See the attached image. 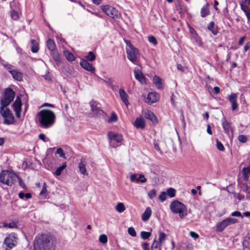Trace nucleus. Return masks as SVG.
<instances>
[{
    "label": "nucleus",
    "instance_id": "nucleus-1",
    "mask_svg": "<svg viewBox=\"0 0 250 250\" xmlns=\"http://www.w3.org/2000/svg\"><path fill=\"white\" fill-rule=\"evenodd\" d=\"M55 248L54 240L48 234H39L34 239V250H55Z\"/></svg>",
    "mask_w": 250,
    "mask_h": 250
},
{
    "label": "nucleus",
    "instance_id": "nucleus-2",
    "mask_svg": "<svg viewBox=\"0 0 250 250\" xmlns=\"http://www.w3.org/2000/svg\"><path fill=\"white\" fill-rule=\"evenodd\" d=\"M40 126L44 128L52 126L55 123L56 115L50 109H42L38 113Z\"/></svg>",
    "mask_w": 250,
    "mask_h": 250
},
{
    "label": "nucleus",
    "instance_id": "nucleus-3",
    "mask_svg": "<svg viewBox=\"0 0 250 250\" xmlns=\"http://www.w3.org/2000/svg\"><path fill=\"white\" fill-rule=\"evenodd\" d=\"M17 180H19L21 183V179L13 171L5 170L2 171L0 173V182L4 185L12 186L15 184ZM20 185H21V184Z\"/></svg>",
    "mask_w": 250,
    "mask_h": 250
},
{
    "label": "nucleus",
    "instance_id": "nucleus-4",
    "mask_svg": "<svg viewBox=\"0 0 250 250\" xmlns=\"http://www.w3.org/2000/svg\"><path fill=\"white\" fill-rule=\"evenodd\" d=\"M169 208L172 213L178 214L181 219L184 218L188 215L187 207L178 200L172 201L170 204Z\"/></svg>",
    "mask_w": 250,
    "mask_h": 250
},
{
    "label": "nucleus",
    "instance_id": "nucleus-5",
    "mask_svg": "<svg viewBox=\"0 0 250 250\" xmlns=\"http://www.w3.org/2000/svg\"><path fill=\"white\" fill-rule=\"evenodd\" d=\"M126 44V52L128 59L135 64H138V58L139 56V51L137 48L134 47L129 41L125 40Z\"/></svg>",
    "mask_w": 250,
    "mask_h": 250
},
{
    "label": "nucleus",
    "instance_id": "nucleus-6",
    "mask_svg": "<svg viewBox=\"0 0 250 250\" xmlns=\"http://www.w3.org/2000/svg\"><path fill=\"white\" fill-rule=\"evenodd\" d=\"M109 144L110 146L116 147L121 145L123 140V136L113 131H110L107 134Z\"/></svg>",
    "mask_w": 250,
    "mask_h": 250
},
{
    "label": "nucleus",
    "instance_id": "nucleus-7",
    "mask_svg": "<svg viewBox=\"0 0 250 250\" xmlns=\"http://www.w3.org/2000/svg\"><path fill=\"white\" fill-rule=\"evenodd\" d=\"M15 96V93L12 89H7L5 91L4 97L0 101L1 107L6 108L14 100Z\"/></svg>",
    "mask_w": 250,
    "mask_h": 250
},
{
    "label": "nucleus",
    "instance_id": "nucleus-8",
    "mask_svg": "<svg viewBox=\"0 0 250 250\" xmlns=\"http://www.w3.org/2000/svg\"><path fill=\"white\" fill-rule=\"evenodd\" d=\"M237 222L238 220L237 219L231 217L226 218L216 224V230L219 232H221L228 226L232 224H235Z\"/></svg>",
    "mask_w": 250,
    "mask_h": 250
},
{
    "label": "nucleus",
    "instance_id": "nucleus-9",
    "mask_svg": "<svg viewBox=\"0 0 250 250\" xmlns=\"http://www.w3.org/2000/svg\"><path fill=\"white\" fill-rule=\"evenodd\" d=\"M0 113L4 118V124L10 125L14 123V117L10 109L7 108L0 107Z\"/></svg>",
    "mask_w": 250,
    "mask_h": 250
},
{
    "label": "nucleus",
    "instance_id": "nucleus-10",
    "mask_svg": "<svg viewBox=\"0 0 250 250\" xmlns=\"http://www.w3.org/2000/svg\"><path fill=\"white\" fill-rule=\"evenodd\" d=\"M103 11L109 17L113 19L119 18L121 16L120 12L114 7L110 5H103L101 7Z\"/></svg>",
    "mask_w": 250,
    "mask_h": 250
},
{
    "label": "nucleus",
    "instance_id": "nucleus-11",
    "mask_svg": "<svg viewBox=\"0 0 250 250\" xmlns=\"http://www.w3.org/2000/svg\"><path fill=\"white\" fill-rule=\"evenodd\" d=\"M18 238L14 233H11L7 236L4 241V244L7 247L5 250H10L15 247L17 243Z\"/></svg>",
    "mask_w": 250,
    "mask_h": 250
},
{
    "label": "nucleus",
    "instance_id": "nucleus-12",
    "mask_svg": "<svg viewBox=\"0 0 250 250\" xmlns=\"http://www.w3.org/2000/svg\"><path fill=\"white\" fill-rule=\"evenodd\" d=\"M11 10L10 15L11 19L14 21H17L20 18V13L16 9L19 7V3L17 0H13L10 4Z\"/></svg>",
    "mask_w": 250,
    "mask_h": 250
},
{
    "label": "nucleus",
    "instance_id": "nucleus-13",
    "mask_svg": "<svg viewBox=\"0 0 250 250\" xmlns=\"http://www.w3.org/2000/svg\"><path fill=\"white\" fill-rule=\"evenodd\" d=\"M160 96L156 92H149L145 100V102L148 104H152L157 102L159 100Z\"/></svg>",
    "mask_w": 250,
    "mask_h": 250
},
{
    "label": "nucleus",
    "instance_id": "nucleus-14",
    "mask_svg": "<svg viewBox=\"0 0 250 250\" xmlns=\"http://www.w3.org/2000/svg\"><path fill=\"white\" fill-rule=\"evenodd\" d=\"M167 240V235L162 231H160L159 233V236L158 240H154L152 244L155 243L157 244L159 248L164 245L166 241Z\"/></svg>",
    "mask_w": 250,
    "mask_h": 250
},
{
    "label": "nucleus",
    "instance_id": "nucleus-15",
    "mask_svg": "<svg viewBox=\"0 0 250 250\" xmlns=\"http://www.w3.org/2000/svg\"><path fill=\"white\" fill-rule=\"evenodd\" d=\"M130 180L132 182H135L137 183H144L146 182V179L143 174H132L130 176Z\"/></svg>",
    "mask_w": 250,
    "mask_h": 250
},
{
    "label": "nucleus",
    "instance_id": "nucleus-16",
    "mask_svg": "<svg viewBox=\"0 0 250 250\" xmlns=\"http://www.w3.org/2000/svg\"><path fill=\"white\" fill-rule=\"evenodd\" d=\"M22 105L21 101V99L18 97L16 98V101L13 104V106L15 111L16 116L17 118H20L21 117V107Z\"/></svg>",
    "mask_w": 250,
    "mask_h": 250
},
{
    "label": "nucleus",
    "instance_id": "nucleus-17",
    "mask_svg": "<svg viewBox=\"0 0 250 250\" xmlns=\"http://www.w3.org/2000/svg\"><path fill=\"white\" fill-rule=\"evenodd\" d=\"M91 111L95 116H99L103 113L102 110L100 109L99 104L95 101H91L89 103Z\"/></svg>",
    "mask_w": 250,
    "mask_h": 250
},
{
    "label": "nucleus",
    "instance_id": "nucleus-18",
    "mask_svg": "<svg viewBox=\"0 0 250 250\" xmlns=\"http://www.w3.org/2000/svg\"><path fill=\"white\" fill-rule=\"evenodd\" d=\"M135 78L142 84H146V79L142 71L138 68H135L134 70Z\"/></svg>",
    "mask_w": 250,
    "mask_h": 250
},
{
    "label": "nucleus",
    "instance_id": "nucleus-19",
    "mask_svg": "<svg viewBox=\"0 0 250 250\" xmlns=\"http://www.w3.org/2000/svg\"><path fill=\"white\" fill-rule=\"evenodd\" d=\"M80 63L81 66L84 69L91 73H94L95 68L92 66V65L91 63L88 62L87 61L84 59H82L80 61Z\"/></svg>",
    "mask_w": 250,
    "mask_h": 250
},
{
    "label": "nucleus",
    "instance_id": "nucleus-20",
    "mask_svg": "<svg viewBox=\"0 0 250 250\" xmlns=\"http://www.w3.org/2000/svg\"><path fill=\"white\" fill-rule=\"evenodd\" d=\"M152 80L154 84L158 89L161 90L164 89V81L163 79L160 78L159 76L155 75Z\"/></svg>",
    "mask_w": 250,
    "mask_h": 250
},
{
    "label": "nucleus",
    "instance_id": "nucleus-21",
    "mask_svg": "<svg viewBox=\"0 0 250 250\" xmlns=\"http://www.w3.org/2000/svg\"><path fill=\"white\" fill-rule=\"evenodd\" d=\"M119 95L122 101L125 104L127 107L129 103L128 102V96L126 92L123 89H120L119 90Z\"/></svg>",
    "mask_w": 250,
    "mask_h": 250
},
{
    "label": "nucleus",
    "instance_id": "nucleus-22",
    "mask_svg": "<svg viewBox=\"0 0 250 250\" xmlns=\"http://www.w3.org/2000/svg\"><path fill=\"white\" fill-rule=\"evenodd\" d=\"M10 73L12 75L13 78L15 80L18 81H21L22 80V74L18 69H14V70H10Z\"/></svg>",
    "mask_w": 250,
    "mask_h": 250
},
{
    "label": "nucleus",
    "instance_id": "nucleus-23",
    "mask_svg": "<svg viewBox=\"0 0 250 250\" xmlns=\"http://www.w3.org/2000/svg\"><path fill=\"white\" fill-rule=\"evenodd\" d=\"M145 121L142 117L137 118L134 123V125L137 128L143 129L145 127Z\"/></svg>",
    "mask_w": 250,
    "mask_h": 250
},
{
    "label": "nucleus",
    "instance_id": "nucleus-24",
    "mask_svg": "<svg viewBox=\"0 0 250 250\" xmlns=\"http://www.w3.org/2000/svg\"><path fill=\"white\" fill-rule=\"evenodd\" d=\"M144 116L150 120L151 122L155 123L157 121L156 117L152 112L149 110H145L144 111Z\"/></svg>",
    "mask_w": 250,
    "mask_h": 250
},
{
    "label": "nucleus",
    "instance_id": "nucleus-25",
    "mask_svg": "<svg viewBox=\"0 0 250 250\" xmlns=\"http://www.w3.org/2000/svg\"><path fill=\"white\" fill-rule=\"evenodd\" d=\"M241 8L247 18L248 23L250 25V8L244 4H241Z\"/></svg>",
    "mask_w": 250,
    "mask_h": 250
},
{
    "label": "nucleus",
    "instance_id": "nucleus-26",
    "mask_svg": "<svg viewBox=\"0 0 250 250\" xmlns=\"http://www.w3.org/2000/svg\"><path fill=\"white\" fill-rule=\"evenodd\" d=\"M237 96L235 94H232L229 97V101L232 105V109L235 110L237 108L236 103Z\"/></svg>",
    "mask_w": 250,
    "mask_h": 250
},
{
    "label": "nucleus",
    "instance_id": "nucleus-27",
    "mask_svg": "<svg viewBox=\"0 0 250 250\" xmlns=\"http://www.w3.org/2000/svg\"><path fill=\"white\" fill-rule=\"evenodd\" d=\"M151 214V210L150 208L147 207L145 212L142 215V219L144 221L148 220Z\"/></svg>",
    "mask_w": 250,
    "mask_h": 250
},
{
    "label": "nucleus",
    "instance_id": "nucleus-28",
    "mask_svg": "<svg viewBox=\"0 0 250 250\" xmlns=\"http://www.w3.org/2000/svg\"><path fill=\"white\" fill-rule=\"evenodd\" d=\"M101 79L105 84L110 87L112 89H114L113 81L111 78L107 76H104V78H101Z\"/></svg>",
    "mask_w": 250,
    "mask_h": 250
},
{
    "label": "nucleus",
    "instance_id": "nucleus-29",
    "mask_svg": "<svg viewBox=\"0 0 250 250\" xmlns=\"http://www.w3.org/2000/svg\"><path fill=\"white\" fill-rule=\"evenodd\" d=\"M79 169L80 173L83 175H87L88 173L85 167V163L82 160L79 164Z\"/></svg>",
    "mask_w": 250,
    "mask_h": 250
},
{
    "label": "nucleus",
    "instance_id": "nucleus-30",
    "mask_svg": "<svg viewBox=\"0 0 250 250\" xmlns=\"http://www.w3.org/2000/svg\"><path fill=\"white\" fill-rule=\"evenodd\" d=\"M67 165L66 163H63L62 165L58 167L55 172H53L54 175L58 176H60L62 171L66 167Z\"/></svg>",
    "mask_w": 250,
    "mask_h": 250
},
{
    "label": "nucleus",
    "instance_id": "nucleus-31",
    "mask_svg": "<svg viewBox=\"0 0 250 250\" xmlns=\"http://www.w3.org/2000/svg\"><path fill=\"white\" fill-rule=\"evenodd\" d=\"M40 195L44 199L48 198V194L47 190V185L45 183L43 184L42 190L40 193Z\"/></svg>",
    "mask_w": 250,
    "mask_h": 250
},
{
    "label": "nucleus",
    "instance_id": "nucleus-32",
    "mask_svg": "<svg viewBox=\"0 0 250 250\" xmlns=\"http://www.w3.org/2000/svg\"><path fill=\"white\" fill-rule=\"evenodd\" d=\"M242 172L244 179L247 180L250 175V165L248 167L243 168Z\"/></svg>",
    "mask_w": 250,
    "mask_h": 250
},
{
    "label": "nucleus",
    "instance_id": "nucleus-33",
    "mask_svg": "<svg viewBox=\"0 0 250 250\" xmlns=\"http://www.w3.org/2000/svg\"><path fill=\"white\" fill-rule=\"evenodd\" d=\"M209 4L207 3L206 5L203 6L201 10V15L202 17H205L209 13Z\"/></svg>",
    "mask_w": 250,
    "mask_h": 250
},
{
    "label": "nucleus",
    "instance_id": "nucleus-34",
    "mask_svg": "<svg viewBox=\"0 0 250 250\" xmlns=\"http://www.w3.org/2000/svg\"><path fill=\"white\" fill-rule=\"evenodd\" d=\"M46 45L47 48L51 52L55 50L56 45L53 40L48 39L46 42Z\"/></svg>",
    "mask_w": 250,
    "mask_h": 250
},
{
    "label": "nucleus",
    "instance_id": "nucleus-35",
    "mask_svg": "<svg viewBox=\"0 0 250 250\" xmlns=\"http://www.w3.org/2000/svg\"><path fill=\"white\" fill-rule=\"evenodd\" d=\"M63 54L69 61L72 62L75 59V57L73 54L67 50L63 51Z\"/></svg>",
    "mask_w": 250,
    "mask_h": 250
},
{
    "label": "nucleus",
    "instance_id": "nucleus-36",
    "mask_svg": "<svg viewBox=\"0 0 250 250\" xmlns=\"http://www.w3.org/2000/svg\"><path fill=\"white\" fill-rule=\"evenodd\" d=\"M115 209L117 212L122 213L125 210V207L123 203H119L115 207Z\"/></svg>",
    "mask_w": 250,
    "mask_h": 250
},
{
    "label": "nucleus",
    "instance_id": "nucleus-37",
    "mask_svg": "<svg viewBox=\"0 0 250 250\" xmlns=\"http://www.w3.org/2000/svg\"><path fill=\"white\" fill-rule=\"evenodd\" d=\"M31 50L34 53H36L39 50L38 43L34 40L31 41Z\"/></svg>",
    "mask_w": 250,
    "mask_h": 250
},
{
    "label": "nucleus",
    "instance_id": "nucleus-38",
    "mask_svg": "<svg viewBox=\"0 0 250 250\" xmlns=\"http://www.w3.org/2000/svg\"><path fill=\"white\" fill-rule=\"evenodd\" d=\"M52 57L53 60L57 62L61 61L60 55L59 53L56 50L52 52Z\"/></svg>",
    "mask_w": 250,
    "mask_h": 250
},
{
    "label": "nucleus",
    "instance_id": "nucleus-39",
    "mask_svg": "<svg viewBox=\"0 0 250 250\" xmlns=\"http://www.w3.org/2000/svg\"><path fill=\"white\" fill-rule=\"evenodd\" d=\"M222 125L225 132L227 133H228L230 130L229 124L228 122H227L226 121V120H224V121L222 123Z\"/></svg>",
    "mask_w": 250,
    "mask_h": 250
},
{
    "label": "nucleus",
    "instance_id": "nucleus-40",
    "mask_svg": "<svg viewBox=\"0 0 250 250\" xmlns=\"http://www.w3.org/2000/svg\"><path fill=\"white\" fill-rule=\"evenodd\" d=\"M208 28L214 35L217 34V31L214 28V22L213 21H211L208 24Z\"/></svg>",
    "mask_w": 250,
    "mask_h": 250
},
{
    "label": "nucleus",
    "instance_id": "nucleus-41",
    "mask_svg": "<svg viewBox=\"0 0 250 250\" xmlns=\"http://www.w3.org/2000/svg\"><path fill=\"white\" fill-rule=\"evenodd\" d=\"M176 190L173 188H169L167 190L166 194L169 197L172 198L175 196Z\"/></svg>",
    "mask_w": 250,
    "mask_h": 250
},
{
    "label": "nucleus",
    "instance_id": "nucleus-42",
    "mask_svg": "<svg viewBox=\"0 0 250 250\" xmlns=\"http://www.w3.org/2000/svg\"><path fill=\"white\" fill-rule=\"evenodd\" d=\"M151 233L150 232H147L143 231L141 232L140 235L141 238L144 239H148L151 236Z\"/></svg>",
    "mask_w": 250,
    "mask_h": 250
},
{
    "label": "nucleus",
    "instance_id": "nucleus-43",
    "mask_svg": "<svg viewBox=\"0 0 250 250\" xmlns=\"http://www.w3.org/2000/svg\"><path fill=\"white\" fill-rule=\"evenodd\" d=\"M117 120H118V117H117V115L114 113H112L111 114L110 117L108 119L107 122L108 123H114V122H116L117 121Z\"/></svg>",
    "mask_w": 250,
    "mask_h": 250
},
{
    "label": "nucleus",
    "instance_id": "nucleus-44",
    "mask_svg": "<svg viewBox=\"0 0 250 250\" xmlns=\"http://www.w3.org/2000/svg\"><path fill=\"white\" fill-rule=\"evenodd\" d=\"M192 38L194 40V41L197 44H198L199 45H202L201 41L199 37L197 34V33L194 34V35H192Z\"/></svg>",
    "mask_w": 250,
    "mask_h": 250
},
{
    "label": "nucleus",
    "instance_id": "nucleus-45",
    "mask_svg": "<svg viewBox=\"0 0 250 250\" xmlns=\"http://www.w3.org/2000/svg\"><path fill=\"white\" fill-rule=\"evenodd\" d=\"M56 153L58 154L60 157L66 159L65 154L62 148H57Z\"/></svg>",
    "mask_w": 250,
    "mask_h": 250
},
{
    "label": "nucleus",
    "instance_id": "nucleus-46",
    "mask_svg": "<svg viewBox=\"0 0 250 250\" xmlns=\"http://www.w3.org/2000/svg\"><path fill=\"white\" fill-rule=\"evenodd\" d=\"M99 240L102 244H106L107 242V237L105 234H101L99 236Z\"/></svg>",
    "mask_w": 250,
    "mask_h": 250
},
{
    "label": "nucleus",
    "instance_id": "nucleus-47",
    "mask_svg": "<svg viewBox=\"0 0 250 250\" xmlns=\"http://www.w3.org/2000/svg\"><path fill=\"white\" fill-rule=\"evenodd\" d=\"M85 58L88 61H93L95 59L96 57L94 54L92 52L90 51L88 52V55L85 57Z\"/></svg>",
    "mask_w": 250,
    "mask_h": 250
},
{
    "label": "nucleus",
    "instance_id": "nucleus-48",
    "mask_svg": "<svg viewBox=\"0 0 250 250\" xmlns=\"http://www.w3.org/2000/svg\"><path fill=\"white\" fill-rule=\"evenodd\" d=\"M128 233L132 237H135L136 236V232L133 227H129L127 230Z\"/></svg>",
    "mask_w": 250,
    "mask_h": 250
},
{
    "label": "nucleus",
    "instance_id": "nucleus-49",
    "mask_svg": "<svg viewBox=\"0 0 250 250\" xmlns=\"http://www.w3.org/2000/svg\"><path fill=\"white\" fill-rule=\"evenodd\" d=\"M148 41L154 45H156L158 43L156 38L154 36L148 37Z\"/></svg>",
    "mask_w": 250,
    "mask_h": 250
},
{
    "label": "nucleus",
    "instance_id": "nucleus-50",
    "mask_svg": "<svg viewBox=\"0 0 250 250\" xmlns=\"http://www.w3.org/2000/svg\"><path fill=\"white\" fill-rule=\"evenodd\" d=\"M216 146L217 149L220 151H223L225 149V147L218 140L216 141Z\"/></svg>",
    "mask_w": 250,
    "mask_h": 250
},
{
    "label": "nucleus",
    "instance_id": "nucleus-51",
    "mask_svg": "<svg viewBox=\"0 0 250 250\" xmlns=\"http://www.w3.org/2000/svg\"><path fill=\"white\" fill-rule=\"evenodd\" d=\"M167 198V194L166 192H162L159 196V199L161 202H164Z\"/></svg>",
    "mask_w": 250,
    "mask_h": 250
},
{
    "label": "nucleus",
    "instance_id": "nucleus-52",
    "mask_svg": "<svg viewBox=\"0 0 250 250\" xmlns=\"http://www.w3.org/2000/svg\"><path fill=\"white\" fill-rule=\"evenodd\" d=\"M148 196L150 199H153L154 197L156 196V191L155 189L151 190L148 193Z\"/></svg>",
    "mask_w": 250,
    "mask_h": 250
},
{
    "label": "nucleus",
    "instance_id": "nucleus-53",
    "mask_svg": "<svg viewBox=\"0 0 250 250\" xmlns=\"http://www.w3.org/2000/svg\"><path fill=\"white\" fill-rule=\"evenodd\" d=\"M231 216L233 217H239L241 218H243V216L242 215L241 213L238 211H235L231 213Z\"/></svg>",
    "mask_w": 250,
    "mask_h": 250
},
{
    "label": "nucleus",
    "instance_id": "nucleus-54",
    "mask_svg": "<svg viewBox=\"0 0 250 250\" xmlns=\"http://www.w3.org/2000/svg\"><path fill=\"white\" fill-rule=\"evenodd\" d=\"M238 140L242 143H245L247 141V138L244 135H240L238 136Z\"/></svg>",
    "mask_w": 250,
    "mask_h": 250
},
{
    "label": "nucleus",
    "instance_id": "nucleus-55",
    "mask_svg": "<svg viewBox=\"0 0 250 250\" xmlns=\"http://www.w3.org/2000/svg\"><path fill=\"white\" fill-rule=\"evenodd\" d=\"M242 190L246 191V192H248L249 189H250V185L249 186L247 184H243L242 187Z\"/></svg>",
    "mask_w": 250,
    "mask_h": 250
},
{
    "label": "nucleus",
    "instance_id": "nucleus-56",
    "mask_svg": "<svg viewBox=\"0 0 250 250\" xmlns=\"http://www.w3.org/2000/svg\"><path fill=\"white\" fill-rule=\"evenodd\" d=\"M3 226L4 227H8L9 228H13L15 227V224L14 223H4V224H3Z\"/></svg>",
    "mask_w": 250,
    "mask_h": 250
},
{
    "label": "nucleus",
    "instance_id": "nucleus-57",
    "mask_svg": "<svg viewBox=\"0 0 250 250\" xmlns=\"http://www.w3.org/2000/svg\"><path fill=\"white\" fill-rule=\"evenodd\" d=\"M242 0V1H241L240 5L244 4L245 5H246L248 7H249V6L250 7V0Z\"/></svg>",
    "mask_w": 250,
    "mask_h": 250
},
{
    "label": "nucleus",
    "instance_id": "nucleus-58",
    "mask_svg": "<svg viewBox=\"0 0 250 250\" xmlns=\"http://www.w3.org/2000/svg\"><path fill=\"white\" fill-rule=\"evenodd\" d=\"M189 234L194 239H197L199 237V235L194 231H190Z\"/></svg>",
    "mask_w": 250,
    "mask_h": 250
},
{
    "label": "nucleus",
    "instance_id": "nucleus-59",
    "mask_svg": "<svg viewBox=\"0 0 250 250\" xmlns=\"http://www.w3.org/2000/svg\"><path fill=\"white\" fill-rule=\"evenodd\" d=\"M3 65L6 69H7L8 70L9 72L10 70H14V69L12 68V65L9 64H3Z\"/></svg>",
    "mask_w": 250,
    "mask_h": 250
},
{
    "label": "nucleus",
    "instance_id": "nucleus-60",
    "mask_svg": "<svg viewBox=\"0 0 250 250\" xmlns=\"http://www.w3.org/2000/svg\"><path fill=\"white\" fill-rule=\"evenodd\" d=\"M142 247L143 250H149L148 244L146 243H143L142 244Z\"/></svg>",
    "mask_w": 250,
    "mask_h": 250
},
{
    "label": "nucleus",
    "instance_id": "nucleus-61",
    "mask_svg": "<svg viewBox=\"0 0 250 250\" xmlns=\"http://www.w3.org/2000/svg\"><path fill=\"white\" fill-rule=\"evenodd\" d=\"M154 148H155V149L156 150H157V151H158V152H159L161 154H162V152L161 150L160 149V147H159V146L158 144L157 143H156V142H155V143H154Z\"/></svg>",
    "mask_w": 250,
    "mask_h": 250
},
{
    "label": "nucleus",
    "instance_id": "nucleus-62",
    "mask_svg": "<svg viewBox=\"0 0 250 250\" xmlns=\"http://www.w3.org/2000/svg\"><path fill=\"white\" fill-rule=\"evenodd\" d=\"M39 137L41 140L43 141L44 142H46L47 141V140H46V136L44 134H40L39 135Z\"/></svg>",
    "mask_w": 250,
    "mask_h": 250
},
{
    "label": "nucleus",
    "instance_id": "nucleus-63",
    "mask_svg": "<svg viewBox=\"0 0 250 250\" xmlns=\"http://www.w3.org/2000/svg\"><path fill=\"white\" fill-rule=\"evenodd\" d=\"M158 244L155 243L154 245L151 246V250H161V248H159Z\"/></svg>",
    "mask_w": 250,
    "mask_h": 250
},
{
    "label": "nucleus",
    "instance_id": "nucleus-64",
    "mask_svg": "<svg viewBox=\"0 0 250 250\" xmlns=\"http://www.w3.org/2000/svg\"><path fill=\"white\" fill-rule=\"evenodd\" d=\"M250 48V42H247L244 46V51L246 52Z\"/></svg>",
    "mask_w": 250,
    "mask_h": 250
}]
</instances>
